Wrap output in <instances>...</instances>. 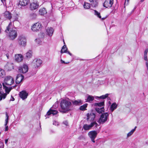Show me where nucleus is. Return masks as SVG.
I'll use <instances>...</instances> for the list:
<instances>
[{"mask_svg": "<svg viewBox=\"0 0 148 148\" xmlns=\"http://www.w3.org/2000/svg\"><path fill=\"white\" fill-rule=\"evenodd\" d=\"M14 20H11V22L9 23L7 27L5 32L9 33V35L10 39L13 40L17 36V31L13 28V24L12 22H14Z\"/></svg>", "mask_w": 148, "mask_h": 148, "instance_id": "f257e3e1", "label": "nucleus"}, {"mask_svg": "<svg viewBox=\"0 0 148 148\" xmlns=\"http://www.w3.org/2000/svg\"><path fill=\"white\" fill-rule=\"evenodd\" d=\"M14 82V79L11 76H8L5 77L2 83V85L6 92L9 93L12 88H11L7 87L6 86H11Z\"/></svg>", "mask_w": 148, "mask_h": 148, "instance_id": "f03ea898", "label": "nucleus"}, {"mask_svg": "<svg viewBox=\"0 0 148 148\" xmlns=\"http://www.w3.org/2000/svg\"><path fill=\"white\" fill-rule=\"evenodd\" d=\"M61 109L59 111L62 113H66L70 110L69 108L71 105V102L66 100H62L60 103Z\"/></svg>", "mask_w": 148, "mask_h": 148, "instance_id": "7ed1b4c3", "label": "nucleus"}, {"mask_svg": "<svg viewBox=\"0 0 148 148\" xmlns=\"http://www.w3.org/2000/svg\"><path fill=\"white\" fill-rule=\"evenodd\" d=\"M108 120L109 114L106 112L101 114L98 122L100 124H103Z\"/></svg>", "mask_w": 148, "mask_h": 148, "instance_id": "20e7f679", "label": "nucleus"}, {"mask_svg": "<svg viewBox=\"0 0 148 148\" xmlns=\"http://www.w3.org/2000/svg\"><path fill=\"white\" fill-rule=\"evenodd\" d=\"M42 25L40 23L37 22L31 26V30L34 32H38L41 30Z\"/></svg>", "mask_w": 148, "mask_h": 148, "instance_id": "39448f33", "label": "nucleus"}, {"mask_svg": "<svg viewBox=\"0 0 148 148\" xmlns=\"http://www.w3.org/2000/svg\"><path fill=\"white\" fill-rule=\"evenodd\" d=\"M18 45L21 46L25 47L26 44V39L25 37L23 36H19L17 39Z\"/></svg>", "mask_w": 148, "mask_h": 148, "instance_id": "423d86ee", "label": "nucleus"}, {"mask_svg": "<svg viewBox=\"0 0 148 148\" xmlns=\"http://www.w3.org/2000/svg\"><path fill=\"white\" fill-rule=\"evenodd\" d=\"M58 107V105L56 104L53 105L52 107L47 112V115L49 116L52 115L54 116L57 114L58 112V111L57 110L53 109L56 108Z\"/></svg>", "mask_w": 148, "mask_h": 148, "instance_id": "0eeeda50", "label": "nucleus"}, {"mask_svg": "<svg viewBox=\"0 0 148 148\" xmlns=\"http://www.w3.org/2000/svg\"><path fill=\"white\" fill-rule=\"evenodd\" d=\"M98 125V124L96 121H94L91 123L89 125L87 124L84 125L83 127V128L85 130H89L94 126H95V127H97Z\"/></svg>", "mask_w": 148, "mask_h": 148, "instance_id": "6e6552de", "label": "nucleus"}, {"mask_svg": "<svg viewBox=\"0 0 148 148\" xmlns=\"http://www.w3.org/2000/svg\"><path fill=\"white\" fill-rule=\"evenodd\" d=\"M97 133L95 131H90L88 133V135L91 138V141L94 143H95V138L97 136Z\"/></svg>", "mask_w": 148, "mask_h": 148, "instance_id": "1a4fd4ad", "label": "nucleus"}, {"mask_svg": "<svg viewBox=\"0 0 148 148\" xmlns=\"http://www.w3.org/2000/svg\"><path fill=\"white\" fill-rule=\"evenodd\" d=\"M42 64V61L39 59H35L32 63V65L35 68H37Z\"/></svg>", "mask_w": 148, "mask_h": 148, "instance_id": "9d476101", "label": "nucleus"}, {"mask_svg": "<svg viewBox=\"0 0 148 148\" xmlns=\"http://www.w3.org/2000/svg\"><path fill=\"white\" fill-rule=\"evenodd\" d=\"M114 0H106L103 3V6L106 8H110L113 4Z\"/></svg>", "mask_w": 148, "mask_h": 148, "instance_id": "9b49d317", "label": "nucleus"}, {"mask_svg": "<svg viewBox=\"0 0 148 148\" xmlns=\"http://www.w3.org/2000/svg\"><path fill=\"white\" fill-rule=\"evenodd\" d=\"M28 66L26 64H24L22 66L19 67L18 70L19 72L23 73H25L28 71Z\"/></svg>", "mask_w": 148, "mask_h": 148, "instance_id": "f8f14e48", "label": "nucleus"}, {"mask_svg": "<svg viewBox=\"0 0 148 148\" xmlns=\"http://www.w3.org/2000/svg\"><path fill=\"white\" fill-rule=\"evenodd\" d=\"M87 119L88 121H93L95 118V113L93 112L88 113L87 114Z\"/></svg>", "mask_w": 148, "mask_h": 148, "instance_id": "ddd939ff", "label": "nucleus"}, {"mask_svg": "<svg viewBox=\"0 0 148 148\" xmlns=\"http://www.w3.org/2000/svg\"><path fill=\"white\" fill-rule=\"evenodd\" d=\"M28 95V94L25 91H22L20 92L19 96L23 100L26 99Z\"/></svg>", "mask_w": 148, "mask_h": 148, "instance_id": "4468645a", "label": "nucleus"}, {"mask_svg": "<svg viewBox=\"0 0 148 148\" xmlns=\"http://www.w3.org/2000/svg\"><path fill=\"white\" fill-rule=\"evenodd\" d=\"M39 4L37 1L33 2L30 4V8L31 10H35L38 8Z\"/></svg>", "mask_w": 148, "mask_h": 148, "instance_id": "2eb2a0df", "label": "nucleus"}, {"mask_svg": "<svg viewBox=\"0 0 148 148\" xmlns=\"http://www.w3.org/2000/svg\"><path fill=\"white\" fill-rule=\"evenodd\" d=\"M24 77L22 74H18L16 76V84L20 83L23 79Z\"/></svg>", "mask_w": 148, "mask_h": 148, "instance_id": "dca6fc26", "label": "nucleus"}, {"mask_svg": "<svg viewBox=\"0 0 148 148\" xmlns=\"http://www.w3.org/2000/svg\"><path fill=\"white\" fill-rule=\"evenodd\" d=\"M54 32V29L51 27H48V29H47V35L49 36V40H51V36L53 34Z\"/></svg>", "mask_w": 148, "mask_h": 148, "instance_id": "f3484780", "label": "nucleus"}, {"mask_svg": "<svg viewBox=\"0 0 148 148\" xmlns=\"http://www.w3.org/2000/svg\"><path fill=\"white\" fill-rule=\"evenodd\" d=\"M29 2V0H20L19 5L24 6L27 5Z\"/></svg>", "mask_w": 148, "mask_h": 148, "instance_id": "a211bd4d", "label": "nucleus"}, {"mask_svg": "<svg viewBox=\"0 0 148 148\" xmlns=\"http://www.w3.org/2000/svg\"><path fill=\"white\" fill-rule=\"evenodd\" d=\"M3 14L4 17L7 19L10 20L12 18L11 14L8 11H6Z\"/></svg>", "mask_w": 148, "mask_h": 148, "instance_id": "6ab92c4d", "label": "nucleus"}, {"mask_svg": "<svg viewBox=\"0 0 148 148\" xmlns=\"http://www.w3.org/2000/svg\"><path fill=\"white\" fill-rule=\"evenodd\" d=\"M15 60L17 62H21L23 60V56L21 54H18L15 55Z\"/></svg>", "mask_w": 148, "mask_h": 148, "instance_id": "aec40b11", "label": "nucleus"}, {"mask_svg": "<svg viewBox=\"0 0 148 148\" xmlns=\"http://www.w3.org/2000/svg\"><path fill=\"white\" fill-rule=\"evenodd\" d=\"M72 102L74 105L75 106H80L83 104V101L80 99H78L74 101H72Z\"/></svg>", "mask_w": 148, "mask_h": 148, "instance_id": "412c9836", "label": "nucleus"}, {"mask_svg": "<svg viewBox=\"0 0 148 148\" xmlns=\"http://www.w3.org/2000/svg\"><path fill=\"white\" fill-rule=\"evenodd\" d=\"M5 115H6V119H5V131H7L8 130V126H7V125L8 123V120H9V116L8 115V113L7 112L5 113Z\"/></svg>", "mask_w": 148, "mask_h": 148, "instance_id": "4be33fe9", "label": "nucleus"}, {"mask_svg": "<svg viewBox=\"0 0 148 148\" xmlns=\"http://www.w3.org/2000/svg\"><path fill=\"white\" fill-rule=\"evenodd\" d=\"M32 52L31 50L29 51L25 54L26 59H29L31 58L32 56Z\"/></svg>", "mask_w": 148, "mask_h": 148, "instance_id": "5701e85b", "label": "nucleus"}, {"mask_svg": "<svg viewBox=\"0 0 148 148\" xmlns=\"http://www.w3.org/2000/svg\"><path fill=\"white\" fill-rule=\"evenodd\" d=\"M96 111L99 114H103V112H104L105 109L104 107L101 108H96L95 109Z\"/></svg>", "mask_w": 148, "mask_h": 148, "instance_id": "b1692460", "label": "nucleus"}, {"mask_svg": "<svg viewBox=\"0 0 148 148\" xmlns=\"http://www.w3.org/2000/svg\"><path fill=\"white\" fill-rule=\"evenodd\" d=\"M8 94L7 92L5 93L3 92L0 91V101L5 99L7 95Z\"/></svg>", "mask_w": 148, "mask_h": 148, "instance_id": "393cba45", "label": "nucleus"}, {"mask_svg": "<svg viewBox=\"0 0 148 148\" xmlns=\"http://www.w3.org/2000/svg\"><path fill=\"white\" fill-rule=\"evenodd\" d=\"M117 105L116 103H114L112 104L110 107V110L111 112H112L114 110L116 109L117 108Z\"/></svg>", "mask_w": 148, "mask_h": 148, "instance_id": "a878e982", "label": "nucleus"}, {"mask_svg": "<svg viewBox=\"0 0 148 148\" xmlns=\"http://www.w3.org/2000/svg\"><path fill=\"white\" fill-rule=\"evenodd\" d=\"M39 13L40 15L44 16V14L46 13L45 8H43L40 9L39 10Z\"/></svg>", "mask_w": 148, "mask_h": 148, "instance_id": "bb28decb", "label": "nucleus"}, {"mask_svg": "<svg viewBox=\"0 0 148 148\" xmlns=\"http://www.w3.org/2000/svg\"><path fill=\"white\" fill-rule=\"evenodd\" d=\"M94 99V97L93 96L90 95H88L86 102L91 103Z\"/></svg>", "mask_w": 148, "mask_h": 148, "instance_id": "cd10ccee", "label": "nucleus"}, {"mask_svg": "<svg viewBox=\"0 0 148 148\" xmlns=\"http://www.w3.org/2000/svg\"><path fill=\"white\" fill-rule=\"evenodd\" d=\"M95 106H98L99 108H101V107H103L104 105V101H103L102 102L96 103L95 104Z\"/></svg>", "mask_w": 148, "mask_h": 148, "instance_id": "c85d7f7f", "label": "nucleus"}, {"mask_svg": "<svg viewBox=\"0 0 148 148\" xmlns=\"http://www.w3.org/2000/svg\"><path fill=\"white\" fill-rule=\"evenodd\" d=\"M92 6L95 7H96L98 5V3L95 0H89Z\"/></svg>", "mask_w": 148, "mask_h": 148, "instance_id": "c756f323", "label": "nucleus"}, {"mask_svg": "<svg viewBox=\"0 0 148 148\" xmlns=\"http://www.w3.org/2000/svg\"><path fill=\"white\" fill-rule=\"evenodd\" d=\"M68 49L66 47V45H64L62 47V49H61L60 52L61 53H65L66 52L67 50Z\"/></svg>", "mask_w": 148, "mask_h": 148, "instance_id": "7c9ffc66", "label": "nucleus"}, {"mask_svg": "<svg viewBox=\"0 0 148 148\" xmlns=\"http://www.w3.org/2000/svg\"><path fill=\"white\" fill-rule=\"evenodd\" d=\"M87 103H85L82 106H81L79 108V109L80 110L84 111L86 110V109L88 106Z\"/></svg>", "mask_w": 148, "mask_h": 148, "instance_id": "2f4dec72", "label": "nucleus"}, {"mask_svg": "<svg viewBox=\"0 0 148 148\" xmlns=\"http://www.w3.org/2000/svg\"><path fill=\"white\" fill-rule=\"evenodd\" d=\"M109 95V94H106L105 95H102L100 97L97 96L95 98H98L101 99H104L106 98H107L108 97Z\"/></svg>", "mask_w": 148, "mask_h": 148, "instance_id": "473e14b6", "label": "nucleus"}, {"mask_svg": "<svg viewBox=\"0 0 148 148\" xmlns=\"http://www.w3.org/2000/svg\"><path fill=\"white\" fill-rule=\"evenodd\" d=\"M83 6L85 9H88L90 7V4L88 3L85 2Z\"/></svg>", "mask_w": 148, "mask_h": 148, "instance_id": "72a5a7b5", "label": "nucleus"}, {"mask_svg": "<svg viewBox=\"0 0 148 148\" xmlns=\"http://www.w3.org/2000/svg\"><path fill=\"white\" fill-rule=\"evenodd\" d=\"M5 75V72L3 69H0V77H3Z\"/></svg>", "mask_w": 148, "mask_h": 148, "instance_id": "f704fd0d", "label": "nucleus"}, {"mask_svg": "<svg viewBox=\"0 0 148 148\" xmlns=\"http://www.w3.org/2000/svg\"><path fill=\"white\" fill-rule=\"evenodd\" d=\"M144 60L146 61V66L147 68V69L148 70V62L147 58V55H144Z\"/></svg>", "mask_w": 148, "mask_h": 148, "instance_id": "c9c22d12", "label": "nucleus"}, {"mask_svg": "<svg viewBox=\"0 0 148 148\" xmlns=\"http://www.w3.org/2000/svg\"><path fill=\"white\" fill-rule=\"evenodd\" d=\"M94 14L97 16L99 18H101V16L100 15V13L98 12L96 10H94Z\"/></svg>", "mask_w": 148, "mask_h": 148, "instance_id": "e433bc0d", "label": "nucleus"}, {"mask_svg": "<svg viewBox=\"0 0 148 148\" xmlns=\"http://www.w3.org/2000/svg\"><path fill=\"white\" fill-rule=\"evenodd\" d=\"M8 66L10 67L9 69H8V70H11L12 69H14L13 64H9L8 65Z\"/></svg>", "mask_w": 148, "mask_h": 148, "instance_id": "4c0bfd02", "label": "nucleus"}, {"mask_svg": "<svg viewBox=\"0 0 148 148\" xmlns=\"http://www.w3.org/2000/svg\"><path fill=\"white\" fill-rule=\"evenodd\" d=\"M53 125H56H56L58 126L59 125V124L58 122V121H53Z\"/></svg>", "mask_w": 148, "mask_h": 148, "instance_id": "58836bf2", "label": "nucleus"}, {"mask_svg": "<svg viewBox=\"0 0 148 148\" xmlns=\"http://www.w3.org/2000/svg\"><path fill=\"white\" fill-rule=\"evenodd\" d=\"M53 15L52 12H51L50 15L49 16V19L52 20H54V18H53Z\"/></svg>", "mask_w": 148, "mask_h": 148, "instance_id": "ea45409f", "label": "nucleus"}, {"mask_svg": "<svg viewBox=\"0 0 148 148\" xmlns=\"http://www.w3.org/2000/svg\"><path fill=\"white\" fill-rule=\"evenodd\" d=\"M4 146L3 143L2 142L0 141V148H3Z\"/></svg>", "mask_w": 148, "mask_h": 148, "instance_id": "a19ab883", "label": "nucleus"}, {"mask_svg": "<svg viewBox=\"0 0 148 148\" xmlns=\"http://www.w3.org/2000/svg\"><path fill=\"white\" fill-rule=\"evenodd\" d=\"M63 123L66 126H68V122L67 121H63Z\"/></svg>", "mask_w": 148, "mask_h": 148, "instance_id": "79ce46f5", "label": "nucleus"}, {"mask_svg": "<svg viewBox=\"0 0 148 148\" xmlns=\"http://www.w3.org/2000/svg\"><path fill=\"white\" fill-rule=\"evenodd\" d=\"M136 127H137L135 126L134 129H132V130H131V131H130L131 132L132 134H133L134 133V132L135 131V130H136Z\"/></svg>", "mask_w": 148, "mask_h": 148, "instance_id": "37998d69", "label": "nucleus"}, {"mask_svg": "<svg viewBox=\"0 0 148 148\" xmlns=\"http://www.w3.org/2000/svg\"><path fill=\"white\" fill-rule=\"evenodd\" d=\"M133 134H132L131 132H129L127 134V137H129V136H131Z\"/></svg>", "mask_w": 148, "mask_h": 148, "instance_id": "c03bdc74", "label": "nucleus"}, {"mask_svg": "<svg viewBox=\"0 0 148 148\" xmlns=\"http://www.w3.org/2000/svg\"><path fill=\"white\" fill-rule=\"evenodd\" d=\"M107 99L108 101V103H109V105H110L111 104V102H110V101L111 100V99L110 97H108L107 98Z\"/></svg>", "mask_w": 148, "mask_h": 148, "instance_id": "a18cd8bd", "label": "nucleus"}, {"mask_svg": "<svg viewBox=\"0 0 148 148\" xmlns=\"http://www.w3.org/2000/svg\"><path fill=\"white\" fill-rule=\"evenodd\" d=\"M129 0H126L125 3V5H127L129 3Z\"/></svg>", "mask_w": 148, "mask_h": 148, "instance_id": "49530a36", "label": "nucleus"}, {"mask_svg": "<svg viewBox=\"0 0 148 148\" xmlns=\"http://www.w3.org/2000/svg\"><path fill=\"white\" fill-rule=\"evenodd\" d=\"M148 52V50L146 49L144 52V55H147V52Z\"/></svg>", "mask_w": 148, "mask_h": 148, "instance_id": "de8ad7c7", "label": "nucleus"}, {"mask_svg": "<svg viewBox=\"0 0 148 148\" xmlns=\"http://www.w3.org/2000/svg\"><path fill=\"white\" fill-rule=\"evenodd\" d=\"M60 61L61 62V63H62V64H65L66 63L65 62V61H63L62 59H61L60 60Z\"/></svg>", "mask_w": 148, "mask_h": 148, "instance_id": "09e8293b", "label": "nucleus"}, {"mask_svg": "<svg viewBox=\"0 0 148 148\" xmlns=\"http://www.w3.org/2000/svg\"><path fill=\"white\" fill-rule=\"evenodd\" d=\"M66 53H68V54H69L71 56L72 55V54L69 51H66Z\"/></svg>", "mask_w": 148, "mask_h": 148, "instance_id": "8fccbe9b", "label": "nucleus"}, {"mask_svg": "<svg viewBox=\"0 0 148 148\" xmlns=\"http://www.w3.org/2000/svg\"><path fill=\"white\" fill-rule=\"evenodd\" d=\"M51 133H54L55 132V131L53 130H51L50 131Z\"/></svg>", "mask_w": 148, "mask_h": 148, "instance_id": "3c124183", "label": "nucleus"}, {"mask_svg": "<svg viewBox=\"0 0 148 148\" xmlns=\"http://www.w3.org/2000/svg\"><path fill=\"white\" fill-rule=\"evenodd\" d=\"M8 139H6L5 140V144H7L8 141Z\"/></svg>", "mask_w": 148, "mask_h": 148, "instance_id": "603ef678", "label": "nucleus"}, {"mask_svg": "<svg viewBox=\"0 0 148 148\" xmlns=\"http://www.w3.org/2000/svg\"><path fill=\"white\" fill-rule=\"evenodd\" d=\"M42 37L41 38H44V37L45 36V34L44 33H42Z\"/></svg>", "mask_w": 148, "mask_h": 148, "instance_id": "864d4df0", "label": "nucleus"}, {"mask_svg": "<svg viewBox=\"0 0 148 148\" xmlns=\"http://www.w3.org/2000/svg\"><path fill=\"white\" fill-rule=\"evenodd\" d=\"M10 100L12 101H14V99L13 97H12Z\"/></svg>", "mask_w": 148, "mask_h": 148, "instance_id": "5fc2aeb1", "label": "nucleus"}, {"mask_svg": "<svg viewBox=\"0 0 148 148\" xmlns=\"http://www.w3.org/2000/svg\"><path fill=\"white\" fill-rule=\"evenodd\" d=\"M93 72H95L96 73H99V72L96 70L94 71Z\"/></svg>", "mask_w": 148, "mask_h": 148, "instance_id": "6e6d98bb", "label": "nucleus"}, {"mask_svg": "<svg viewBox=\"0 0 148 148\" xmlns=\"http://www.w3.org/2000/svg\"><path fill=\"white\" fill-rule=\"evenodd\" d=\"M2 87V86L1 84L0 83V90H1Z\"/></svg>", "mask_w": 148, "mask_h": 148, "instance_id": "4d7b16f0", "label": "nucleus"}, {"mask_svg": "<svg viewBox=\"0 0 148 148\" xmlns=\"http://www.w3.org/2000/svg\"><path fill=\"white\" fill-rule=\"evenodd\" d=\"M136 7L135 6V7H134V9H133V10H132V12H134V10H135V9H136Z\"/></svg>", "mask_w": 148, "mask_h": 148, "instance_id": "13d9d810", "label": "nucleus"}, {"mask_svg": "<svg viewBox=\"0 0 148 148\" xmlns=\"http://www.w3.org/2000/svg\"><path fill=\"white\" fill-rule=\"evenodd\" d=\"M107 17V16H106V17H104V18H102V20H104L105 19V18H106Z\"/></svg>", "mask_w": 148, "mask_h": 148, "instance_id": "bf43d9fd", "label": "nucleus"}, {"mask_svg": "<svg viewBox=\"0 0 148 148\" xmlns=\"http://www.w3.org/2000/svg\"><path fill=\"white\" fill-rule=\"evenodd\" d=\"M81 136H80V137H79V140H80L81 139Z\"/></svg>", "mask_w": 148, "mask_h": 148, "instance_id": "052dcab7", "label": "nucleus"}, {"mask_svg": "<svg viewBox=\"0 0 148 148\" xmlns=\"http://www.w3.org/2000/svg\"><path fill=\"white\" fill-rule=\"evenodd\" d=\"M144 0H141V1L143 2Z\"/></svg>", "mask_w": 148, "mask_h": 148, "instance_id": "680f3d73", "label": "nucleus"}, {"mask_svg": "<svg viewBox=\"0 0 148 148\" xmlns=\"http://www.w3.org/2000/svg\"><path fill=\"white\" fill-rule=\"evenodd\" d=\"M63 41L64 42V44H65V42H64V40H63Z\"/></svg>", "mask_w": 148, "mask_h": 148, "instance_id": "e2e57ef3", "label": "nucleus"}, {"mask_svg": "<svg viewBox=\"0 0 148 148\" xmlns=\"http://www.w3.org/2000/svg\"><path fill=\"white\" fill-rule=\"evenodd\" d=\"M63 41L64 42V44H65V42H64V40H63Z\"/></svg>", "mask_w": 148, "mask_h": 148, "instance_id": "0e129e2a", "label": "nucleus"}, {"mask_svg": "<svg viewBox=\"0 0 148 148\" xmlns=\"http://www.w3.org/2000/svg\"><path fill=\"white\" fill-rule=\"evenodd\" d=\"M51 99V97H50V98L49 99Z\"/></svg>", "mask_w": 148, "mask_h": 148, "instance_id": "69168bd1", "label": "nucleus"}, {"mask_svg": "<svg viewBox=\"0 0 148 148\" xmlns=\"http://www.w3.org/2000/svg\"><path fill=\"white\" fill-rule=\"evenodd\" d=\"M7 57L8 58V56H7Z\"/></svg>", "mask_w": 148, "mask_h": 148, "instance_id": "338daca9", "label": "nucleus"}, {"mask_svg": "<svg viewBox=\"0 0 148 148\" xmlns=\"http://www.w3.org/2000/svg\"><path fill=\"white\" fill-rule=\"evenodd\" d=\"M147 18H148V17H147Z\"/></svg>", "mask_w": 148, "mask_h": 148, "instance_id": "774afa93", "label": "nucleus"}]
</instances>
